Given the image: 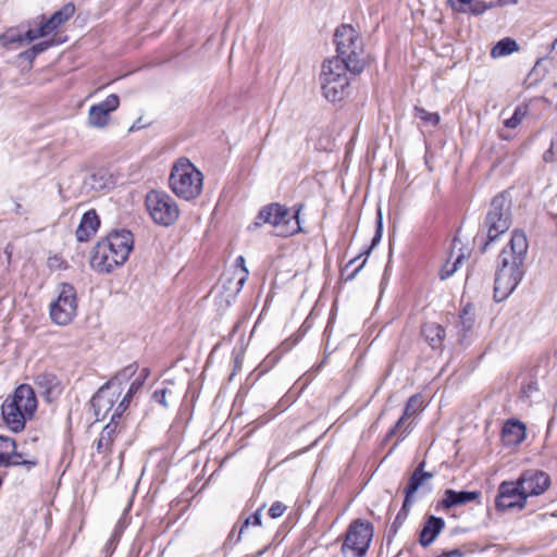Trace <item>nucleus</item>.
Wrapping results in <instances>:
<instances>
[{
    "label": "nucleus",
    "instance_id": "nucleus-12",
    "mask_svg": "<svg viewBox=\"0 0 557 557\" xmlns=\"http://www.w3.org/2000/svg\"><path fill=\"white\" fill-rule=\"evenodd\" d=\"M525 494L516 481H503L498 485L495 498V508L497 511L522 510L527 505Z\"/></svg>",
    "mask_w": 557,
    "mask_h": 557
},
{
    "label": "nucleus",
    "instance_id": "nucleus-21",
    "mask_svg": "<svg viewBox=\"0 0 557 557\" xmlns=\"http://www.w3.org/2000/svg\"><path fill=\"white\" fill-rule=\"evenodd\" d=\"M444 527L445 521L442 518L430 516L420 532L419 543L421 546L428 547L433 543Z\"/></svg>",
    "mask_w": 557,
    "mask_h": 557
},
{
    "label": "nucleus",
    "instance_id": "nucleus-40",
    "mask_svg": "<svg viewBox=\"0 0 557 557\" xmlns=\"http://www.w3.org/2000/svg\"><path fill=\"white\" fill-rule=\"evenodd\" d=\"M462 256H459L456 261L451 264V267H448V265H445L443 271H442V278H446L448 276H450L451 274H454L457 270V267L458 264L462 261Z\"/></svg>",
    "mask_w": 557,
    "mask_h": 557
},
{
    "label": "nucleus",
    "instance_id": "nucleus-17",
    "mask_svg": "<svg viewBox=\"0 0 557 557\" xmlns=\"http://www.w3.org/2000/svg\"><path fill=\"white\" fill-rule=\"evenodd\" d=\"M304 203L290 208L281 206V237H288L305 232L302 228L301 211Z\"/></svg>",
    "mask_w": 557,
    "mask_h": 557
},
{
    "label": "nucleus",
    "instance_id": "nucleus-38",
    "mask_svg": "<svg viewBox=\"0 0 557 557\" xmlns=\"http://www.w3.org/2000/svg\"><path fill=\"white\" fill-rule=\"evenodd\" d=\"M168 392H169L168 388H161V389L154 391L152 394L153 400L156 403L162 405L163 407H168V401H166Z\"/></svg>",
    "mask_w": 557,
    "mask_h": 557
},
{
    "label": "nucleus",
    "instance_id": "nucleus-1",
    "mask_svg": "<svg viewBox=\"0 0 557 557\" xmlns=\"http://www.w3.org/2000/svg\"><path fill=\"white\" fill-rule=\"evenodd\" d=\"M529 249L527 235L513 230L510 240L498 256L494 282V299L505 300L519 285L524 275V261Z\"/></svg>",
    "mask_w": 557,
    "mask_h": 557
},
{
    "label": "nucleus",
    "instance_id": "nucleus-28",
    "mask_svg": "<svg viewBox=\"0 0 557 557\" xmlns=\"http://www.w3.org/2000/svg\"><path fill=\"white\" fill-rule=\"evenodd\" d=\"M143 386V379H134V381L131 383L128 391L122 398V400L116 405L114 408V412L116 413V417H122L125 410L128 408L131 400L133 396Z\"/></svg>",
    "mask_w": 557,
    "mask_h": 557
},
{
    "label": "nucleus",
    "instance_id": "nucleus-36",
    "mask_svg": "<svg viewBox=\"0 0 557 557\" xmlns=\"http://www.w3.org/2000/svg\"><path fill=\"white\" fill-rule=\"evenodd\" d=\"M106 111L110 115L111 112L115 111L120 106V98L115 94L109 95L103 101L96 104Z\"/></svg>",
    "mask_w": 557,
    "mask_h": 557
},
{
    "label": "nucleus",
    "instance_id": "nucleus-53",
    "mask_svg": "<svg viewBox=\"0 0 557 557\" xmlns=\"http://www.w3.org/2000/svg\"><path fill=\"white\" fill-rule=\"evenodd\" d=\"M138 128H139V127H136V125L134 124V125L129 128V131L132 132V131H135V129H138Z\"/></svg>",
    "mask_w": 557,
    "mask_h": 557
},
{
    "label": "nucleus",
    "instance_id": "nucleus-15",
    "mask_svg": "<svg viewBox=\"0 0 557 557\" xmlns=\"http://www.w3.org/2000/svg\"><path fill=\"white\" fill-rule=\"evenodd\" d=\"M516 482L527 498L543 494L550 483L548 474L539 470L523 471Z\"/></svg>",
    "mask_w": 557,
    "mask_h": 557
},
{
    "label": "nucleus",
    "instance_id": "nucleus-16",
    "mask_svg": "<svg viewBox=\"0 0 557 557\" xmlns=\"http://www.w3.org/2000/svg\"><path fill=\"white\" fill-rule=\"evenodd\" d=\"M423 403L424 401L421 394H414L410 396L405 406L403 416L396 422L395 426L387 433V438L399 433V438L404 440L412 430L411 423H408V425L404 428L406 420L421 412L424 408Z\"/></svg>",
    "mask_w": 557,
    "mask_h": 557
},
{
    "label": "nucleus",
    "instance_id": "nucleus-48",
    "mask_svg": "<svg viewBox=\"0 0 557 557\" xmlns=\"http://www.w3.org/2000/svg\"><path fill=\"white\" fill-rule=\"evenodd\" d=\"M236 539H237L236 528L234 527V528L231 530V532H230V534H228V536H227V539H226L225 544H226V545H234V544H236V543H237V542H235V540H236Z\"/></svg>",
    "mask_w": 557,
    "mask_h": 557
},
{
    "label": "nucleus",
    "instance_id": "nucleus-51",
    "mask_svg": "<svg viewBox=\"0 0 557 557\" xmlns=\"http://www.w3.org/2000/svg\"><path fill=\"white\" fill-rule=\"evenodd\" d=\"M550 54L553 59H557V38L552 44Z\"/></svg>",
    "mask_w": 557,
    "mask_h": 557
},
{
    "label": "nucleus",
    "instance_id": "nucleus-26",
    "mask_svg": "<svg viewBox=\"0 0 557 557\" xmlns=\"http://www.w3.org/2000/svg\"><path fill=\"white\" fill-rule=\"evenodd\" d=\"M473 307L471 305H467L459 314V322L457 324L458 329V342L462 344L466 338L467 332L471 331L474 324L473 317Z\"/></svg>",
    "mask_w": 557,
    "mask_h": 557
},
{
    "label": "nucleus",
    "instance_id": "nucleus-33",
    "mask_svg": "<svg viewBox=\"0 0 557 557\" xmlns=\"http://www.w3.org/2000/svg\"><path fill=\"white\" fill-rule=\"evenodd\" d=\"M261 511H262V508L258 509L255 513H252L251 516L247 517L244 522L242 523L239 530H238V533H237V539L235 540V542H239L242 535L245 533V531L250 527V525H260L261 524Z\"/></svg>",
    "mask_w": 557,
    "mask_h": 557
},
{
    "label": "nucleus",
    "instance_id": "nucleus-37",
    "mask_svg": "<svg viewBox=\"0 0 557 557\" xmlns=\"http://www.w3.org/2000/svg\"><path fill=\"white\" fill-rule=\"evenodd\" d=\"M106 111L110 115L111 112L115 111L120 106V98L115 94L109 95L103 101L96 104Z\"/></svg>",
    "mask_w": 557,
    "mask_h": 557
},
{
    "label": "nucleus",
    "instance_id": "nucleus-7",
    "mask_svg": "<svg viewBox=\"0 0 557 557\" xmlns=\"http://www.w3.org/2000/svg\"><path fill=\"white\" fill-rule=\"evenodd\" d=\"M349 69L337 59H329L322 63L319 76L322 95L331 102L342 101L348 95Z\"/></svg>",
    "mask_w": 557,
    "mask_h": 557
},
{
    "label": "nucleus",
    "instance_id": "nucleus-6",
    "mask_svg": "<svg viewBox=\"0 0 557 557\" xmlns=\"http://www.w3.org/2000/svg\"><path fill=\"white\" fill-rule=\"evenodd\" d=\"M169 183L177 197L193 200L202 191L203 175L188 159L181 158L172 168Z\"/></svg>",
    "mask_w": 557,
    "mask_h": 557
},
{
    "label": "nucleus",
    "instance_id": "nucleus-54",
    "mask_svg": "<svg viewBox=\"0 0 557 557\" xmlns=\"http://www.w3.org/2000/svg\"><path fill=\"white\" fill-rule=\"evenodd\" d=\"M269 463L272 465L273 463V457L271 456L270 459H269Z\"/></svg>",
    "mask_w": 557,
    "mask_h": 557
},
{
    "label": "nucleus",
    "instance_id": "nucleus-22",
    "mask_svg": "<svg viewBox=\"0 0 557 557\" xmlns=\"http://www.w3.org/2000/svg\"><path fill=\"white\" fill-rule=\"evenodd\" d=\"M100 220L95 210H89L83 214L81 223L76 230L78 242L88 240L98 230Z\"/></svg>",
    "mask_w": 557,
    "mask_h": 557
},
{
    "label": "nucleus",
    "instance_id": "nucleus-49",
    "mask_svg": "<svg viewBox=\"0 0 557 557\" xmlns=\"http://www.w3.org/2000/svg\"><path fill=\"white\" fill-rule=\"evenodd\" d=\"M21 57L25 60H28L29 62H33V60L37 57L32 48L25 50L21 53Z\"/></svg>",
    "mask_w": 557,
    "mask_h": 557
},
{
    "label": "nucleus",
    "instance_id": "nucleus-32",
    "mask_svg": "<svg viewBox=\"0 0 557 557\" xmlns=\"http://www.w3.org/2000/svg\"><path fill=\"white\" fill-rule=\"evenodd\" d=\"M528 111H529L528 106H525V104L518 106L515 109L513 114L509 119L504 121V125L508 128H516L527 116Z\"/></svg>",
    "mask_w": 557,
    "mask_h": 557
},
{
    "label": "nucleus",
    "instance_id": "nucleus-2",
    "mask_svg": "<svg viewBox=\"0 0 557 557\" xmlns=\"http://www.w3.org/2000/svg\"><path fill=\"white\" fill-rule=\"evenodd\" d=\"M133 245L134 238L129 231H112L94 247L90 258L91 268L100 273H110L125 263Z\"/></svg>",
    "mask_w": 557,
    "mask_h": 557
},
{
    "label": "nucleus",
    "instance_id": "nucleus-8",
    "mask_svg": "<svg viewBox=\"0 0 557 557\" xmlns=\"http://www.w3.org/2000/svg\"><path fill=\"white\" fill-rule=\"evenodd\" d=\"M374 535L373 524L363 519L350 522L342 544V553L346 557H363Z\"/></svg>",
    "mask_w": 557,
    "mask_h": 557
},
{
    "label": "nucleus",
    "instance_id": "nucleus-10",
    "mask_svg": "<svg viewBox=\"0 0 557 557\" xmlns=\"http://www.w3.org/2000/svg\"><path fill=\"white\" fill-rule=\"evenodd\" d=\"M75 12V7L73 3L64 4L60 10L55 11L51 17L47 21H44V16H41V21L39 23L38 28H29L23 35H14L8 34L5 38L10 42H32L37 38L45 37L59 26L69 21Z\"/></svg>",
    "mask_w": 557,
    "mask_h": 557
},
{
    "label": "nucleus",
    "instance_id": "nucleus-24",
    "mask_svg": "<svg viewBox=\"0 0 557 557\" xmlns=\"http://www.w3.org/2000/svg\"><path fill=\"white\" fill-rule=\"evenodd\" d=\"M422 335L433 349H442L446 336L445 329L435 322H428L422 325Z\"/></svg>",
    "mask_w": 557,
    "mask_h": 557
},
{
    "label": "nucleus",
    "instance_id": "nucleus-45",
    "mask_svg": "<svg viewBox=\"0 0 557 557\" xmlns=\"http://www.w3.org/2000/svg\"><path fill=\"white\" fill-rule=\"evenodd\" d=\"M299 341V337H290L288 338L285 343H281V351L284 349V350H289L294 345L297 344V342Z\"/></svg>",
    "mask_w": 557,
    "mask_h": 557
},
{
    "label": "nucleus",
    "instance_id": "nucleus-11",
    "mask_svg": "<svg viewBox=\"0 0 557 557\" xmlns=\"http://www.w3.org/2000/svg\"><path fill=\"white\" fill-rule=\"evenodd\" d=\"M76 314V290L71 284L62 283L58 289V298L50 305L51 320L58 325H67Z\"/></svg>",
    "mask_w": 557,
    "mask_h": 557
},
{
    "label": "nucleus",
    "instance_id": "nucleus-34",
    "mask_svg": "<svg viewBox=\"0 0 557 557\" xmlns=\"http://www.w3.org/2000/svg\"><path fill=\"white\" fill-rule=\"evenodd\" d=\"M416 116L424 123L436 126L440 123V115L436 112H429L424 108L414 107Z\"/></svg>",
    "mask_w": 557,
    "mask_h": 557
},
{
    "label": "nucleus",
    "instance_id": "nucleus-55",
    "mask_svg": "<svg viewBox=\"0 0 557 557\" xmlns=\"http://www.w3.org/2000/svg\"><path fill=\"white\" fill-rule=\"evenodd\" d=\"M276 466H277V463H276V462H275V463H273L272 469H275V468H276Z\"/></svg>",
    "mask_w": 557,
    "mask_h": 557
},
{
    "label": "nucleus",
    "instance_id": "nucleus-30",
    "mask_svg": "<svg viewBox=\"0 0 557 557\" xmlns=\"http://www.w3.org/2000/svg\"><path fill=\"white\" fill-rule=\"evenodd\" d=\"M110 115L100 107L91 106L88 112V124L92 127L103 128L108 125Z\"/></svg>",
    "mask_w": 557,
    "mask_h": 557
},
{
    "label": "nucleus",
    "instance_id": "nucleus-25",
    "mask_svg": "<svg viewBox=\"0 0 557 557\" xmlns=\"http://www.w3.org/2000/svg\"><path fill=\"white\" fill-rule=\"evenodd\" d=\"M263 224L278 225V202L267 205L259 211L253 227H260Z\"/></svg>",
    "mask_w": 557,
    "mask_h": 557
},
{
    "label": "nucleus",
    "instance_id": "nucleus-42",
    "mask_svg": "<svg viewBox=\"0 0 557 557\" xmlns=\"http://www.w3.org/2000/svg\"><path fill=\"white\" fill-rule=\"evenodd\" d=\"M52 45H53L52 41L45 40V41L34 45L30 48L34 50L35 54L38 55L39 53H41V52L46 51L48 48H50Z\"/></svg>",
    "mask_w": 557,
    "mask_h": 557
},
{
    "label": "nucleus",
    "instance_id": "nucleus-31",
    "mask_svg": "<svg viewBox=\"0 0 557 557\" xmlns=\"http://www.w3.org/2000/svg\"><path fill=\"white\" fill-rule=\"evenodd\" d=\"M382 230H383V222H382V213L381 211L377 212V219H376V232L372 238V242H371V246L362 253H360L359 256L352 258L347 264H346V268L345 270H347L348 268H350L352 264H355L363 255L366 256H369L372 248H374L381 240L382 238Z\"/></svg>",
    "mask_w": 557,
    "mask_h": 557
},
{
    "label": "nucleus",
    "instance_id": "nucleus-35",
    "mask_svg": "<svg viewBox=\"0 0 557 557\" xmlns=\"http://www.w3.org/2000/svg\"><path fill=\"white\" fill-rule=\"evenodd\" d=\"M235 267L239 268L237 288H236V292L238 293L243 288L247 277H248L249 272L245 265V258L243 256H239L236 258Z\"/></svg>",
    "mask_w": 557,
    "mask_h": 557
},
{
    "label": "nucleus",
    "instance_id": "nucleus-43",
    "mask_svg": "<svg viewBox=\"0 0 557 557\" xmlns=\"http://www.w3.org/2000/svg\"><path fill=\"white\" fill-rule=\"evenodd\" d=\"M543 160L546 163H553L557 160L556 153L554 151V143H550L549 148L543 153Z\"/></svg>",
    "mask_w": 557,
    "mask_h": 557
},
{
    "label": "nucleus",
    "instance_id": "nucleus-29",
    "mask_svg": "<svg viewBox=\"0 0 557 557\" xmlns=\"http://www.w3.org/2000/svg\"><path fill=\"white\" fill-rule=\"evenodd\" d=\"M519 50V46L516 40L511 38H504L499 40L491 50L493 58H502Z\"/></svg>",
    "mask_w": 557,
    "mask_h": 557
},
{
    "label": "nucleus",
    "instance_id": "nucleus-39",
    "mask_svg": "<svg viewBox=\"0 0 557 557\" xmlns=\"http://www.w3.org/2000/svg\"><path fill=\"white\" fill-rule=\"evenodd\" d=\"M454 8V10L458 12H467V5L472 4L473 0H448Z\"/></svg>",
    "mask_w": 557,
    "mask_h": 557
},
{
    "label": "nucleus",
    "instance_id": "nucleus-18",
    "mask_svg": "<svg viewBox=\"0 0 557 557\" xmlns=\"http://www.w3.org/2000/svg\"><path fill=\"white\" fill-rule=\"evenodd\" d=\"M424 466L425 461H421L409 478L407 487L405 488V499L403 503L404 511L407 509V507L412 505L414 500L413 495L418 492L419 488H425L426 492L431 491V487L426 485L434 475L432 472L424 471Z\"/></svg>",
    "mask_w": 557,
    "mask_h": 557
},
{
    "label": "nucleus",
    "instance_id": "nucleus-44",
    "mask_svg": "<svg viewBox=\"0 0 557 557\" xmlns=\"http://www.w3.org/2000/svg\"><path fill=\"white\" fill-rule=\"evenodd\" d=\"M408 511H409V507H407V509L405 511L403 510V508L400 509V511L398 512V515L395 518L393 528H397L398 525H400L404 522V520L406 519V517L408 515Z\"/></svg>",
    "mask_w": 557,
    "mask_h": 557
},
{
    "label": "nucleus",
    "instance_id": "nucleus-4",
    "mask_svg": "<svg viewBox=\"0 0 557 557\" xmlns=\"http://www.w3.org/2000/svg\"><path fill=\"white\" fill-rule=\"evenodd\" d=\"M511 201L505 194L496 195L491 202L483 224L474 237V243L484 253L490 244L506 233L511 224Z\"/></svg>",
    "mask_w": 557,
    "mask_h": 557
},
{
    "label": "nucleus",
    "instance_id": "nucleus-5",
    "mask_svg": "<svg viewBox=\"0 0 557 557\" xmlns=\"http://www.w3.org/2000/svg\"><path fill=\"white\" fill-rule=\"evenodd\" d=\"M334 42L337 55L332 59L341 60L351 74H360L366 67V58L358 32L351 25H341L335 30Z\"/></svg>",
    "mask_w": 557,
    "mask_h": 557
},
{
    "label": "nucleus",
    "instance_id": "nucleus-19",
    "mask_svg": "<svg viewBox=\"0 0 557 557\" xmlns=\"http://www.w3.org/2000/svg\"><path fill=\"white\" fill-rule=\"evenodd\" d=\"M123 429L122 417H116V413L112 412L110 422L100 432L96 446L97 451L103 455L110 454L115 438Z\"/></svg>",
    "mask_w": 557,
    "mask_h": 557
},
{
    "label": "nucleus",
    "instance_id": "nucleus-56",
    "mask_svg": "<svg viewBox=\"0 0 557 557\" xmlns=\"http://www.w3.org/2000/svg\"><path fill=\"white\" fill-rule=\"evenodd\" d=\"M284 509H285V508H282V507H281V509H280L281 515L283 513Z\"/></svg>",
    "mask_w": 557,
    "mask_h": 557
},
{
    "label": "nucleus",
    "instance_id": "nucleus-52",
    "mask_svg": "<svg viewBox=\"0 0 557 557\" xmlns=\"http://www.w3.org/2000/svg\"><path fill=\"white\" fill-rule=\"evenodd\" d=\"M89 180L91 181V183H90L91 187H94V188H96V187L101 188V187H102V185H99V186H97V185H96V180H97V175H96V174H92V175L89 177Z\"/></svg>",
    "mask_w": 557,
    "mask_h": 557
},
{
    "label": "nucleus",
    "instance_id": "nucleus-41",
    "mask_svg": "<svg viewBox=\"0 0 557 557\" xmlns=\"http://www.w3.org/2000/svg\"><path fill=\"white\" fill-rule=\"evenodd\" d=\"M491 8H492V4L487 5L484 2L476 1L475 3H473L470 7V11H471V13L479 15V14L484 13L487 9H491Z\"/></svg>",
    "mask_w": 557,
    "mask_h": 557
},
{
    "label": "nucleus",
    "instance_id": "nucleus-23",
    "mask_svg": "<svg viewBox=\"0 0 557 557\" xmlns=\"http://www.w3.org/2000/svg\"><path fill=\"white\" fill-rule=\"evenodd\" d=\"M481 493L478 491H454L446 490L444 493V498L442 499V506L445 509H449L455 506L463 505L467 503H471L476 500L480 497Z\"/></svg>",
    "mask_w": 557,
    "mask_h": 557
},
{
    "label": "nucleus",
    "instance_id": "nucleus-47",
    "mask_svg": "<svg viewBox=\"0 0 557 557\" xmlns=\"http://www.w3.org/2000/svg\"><path fill=\"white\" fill-rule=\"evenodd\" d=\"M268 515L272 518V519H275L278 517V502H275L272 504V506L270 507L269 511H268Z\"/></svg>",
    "mask_w": 557,
    "mask_h": 557
},
{
    "label": "nucleus",
    "instance_id": "nucleus-14",
    "mask_svg": "<svg viewBox=\"0 0 557 557\" xmlns=\"http://www.w3.org/2000/svg\"><path fill=\"white\" fill-rule=\"evenodd\" d=\"M111 383H104L90 399L96 420H103L108 417L110 411L114 412L116 400L121 395V391L112 389Z\"/></svg>",
    "mask_w": 557,
    "mask_h": 557
},
{
    "label": "nucleus",
    "instance_id": "nucleus-46",
    "mask_svg": "<svg viewBox=\"0 0 557 557\" xmlns=\"http://www.w3.org/2000/svg\"><path fill=\"white\" fill-rule=\"evenodd\" d=\"M366 261H367V259H364L359 265H357L352 270V272L346 276L345 280L346 281H352L357 276V274L360 272V270L363 268V265L366 264Z\"/></svg>",
    "mask_w": 557,
    "mask_h": 557
},
{
    "label": "nucleus",
    "instance_id": "nucleus-20",
    "mask_svg": "<svg viewBox=\"0 0 557 557\" xmlns=\"http://www.w3.org/2000/svg\"><path fill=\"white\" fill-rule=\"evenodd\" d=\"M502 438L505 446H517L525 438V426L518 420H508L502 431Z\"/></svg>",
    "mask_w": 557,
    "mask_h": 557
},
{
    "label": "nucleus",
    "instance_id": "nucleus-27",
    "mask_svg": "<svg viewBox=\"0 0 557 557\" xmlns=\"http://www.w3.org/2000/svg\"><path fill=\"white\" fill-rule=\"evenodd\" d=\"M138 366L137 363H131L126 366L124 369H122L120 372H117L111 380H109L107 383H111L110 387L112 389H119L121 391V385L128 382L137 372Z\"/></svg>",
    "mask_w": 557,
    "mask_h": 557
},
{
    "label": "nucleus",
    "instance_id": "nucleus-3",
    "mask_svg": "<svg viewBox=\"0 0 557 557\" xmlns=\"http://www.w3.org/2000/svg\"><path fill=\"white\" fill-rule=\"evenodd\" d=\"M37 409V399L33 387L22 384L8 396L1 405V416L4 425L14 433L25 429Z\"/></svg>",
    "mask_w": 557,
    "mask_h": 557
},
{
    "label": "nucleus",
    "instance_id": "nucleus-13",
    "mask_svg": "<svg viewBox=\"0 0 557 557\" xmlns=\"http://www.w3.org/2000/svg\"><path fill=\"white\" fill-rule=\"evenodd\" d=\"M38 465L36 457L25 458L16 451L15 441L9 436L0 435V467L23 466L27 471Z\"/></svg>",
    "mask_w": 557,
    "mask_h": 557
},
{
    "label": "nucleus",
    "instance_id": "nucleus-50",
    "mask_svg": "<svg viewBox=\"0 0 557 557\" xmlns=\"http://www.w3.org/2000/svg\"><path fill=\"white\" fill-rule=\"evenodd\" d=\"M149 374H150L149 369L148 368H144L136 379H143V384H144L145 381L147 380V377L149 376Z\"/></svg>",
    "mask_w": 557,
    "mask_h": 557
},
{
    "label": "nucleus",
    "instance_id": "nucleus-9",
    "mask_svg": "<svg viewBox=\"0 0 557 557\" xmlns=\"http://www.w3.org/2000/svg\"><path fill=\"white\" fill-rule=\"evenodd\" d=\"M145 205L150 218L159 225H173L180 216L176 201L164 191L150 190L146 195Z\"/></svg>",
    "mask_w": 557,
    "mask_h": 557
}]
</instances>
